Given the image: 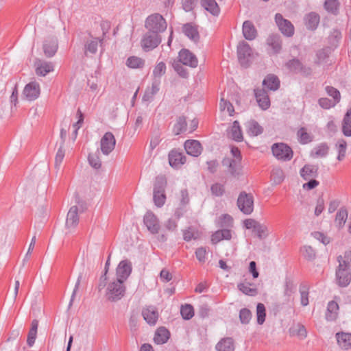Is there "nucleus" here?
Returning <instances> with one entry per match:
<instances>
[{"mask_svg": "<svg viewBox=\"0 0 351 351\" xmlns=\"http://www.w3.org/2000/svg\"><path fill=\"white\" fill-rule=\"evenodd\" d=\"M166 65L164 62L158 63L154 69L153 74L156 77H160L165 73Z\"/></svg>", "mask_w": 351, "mask_h": 351, "instance_id": "nucleus-55", "label": "nucleus"}, {"mask_svg": "<svg viewBox=\"0 0 351 351\" xmlns=\"http://www.w3.org/2000/svg\"><path fill=\"white\" fill-rule=\"evenodd\" d=\"M276 23L280 31L286 36H292L294 34V27L292 23L283 19L280 14H276L275 17Z\"/></svg>", "mask_w": 351, "mask_h": 351, "instance_id": "nucleus-10", "label": "nucleus"}, {"mask_svg": "<svg viewBox=\"0 0 351 351\" xmlns=\"http://www.w3.org/2000/svg\"><path fill=\"white\" fill-rule=\"evenodd\" d=\"M263 84L269 90H276L279 88L280 81L276 76L270 74L264 79Z\"/></svg>", "mask_w": 351, "mask_h": 351, "instance_id": "nucleus-33", "label": "nucleus"}, {"mask_svg": "<svg viewBox=\"0 0 351 351\" xmlns=\"http://www.w3.org/2000/svg\"><path fill=\"white\" fill-rule=\"evenodd\" d=\"M53 71V65L51 62H40L36 66V73L39 76H45Z\"/></svg>", "mask_w": 351, "mask_h": 351, "instance_id": "nucleus-26", "label": "nucleus"}, {"mask_svg": "<svg viewBox=\"0 0 351 351\" xmlns=\"http://www.w3.org/2000/svg\"><path fill=\"white\" fill-rule=\"evenodd\" d=\"M342 131L344 135L351 136V108L348 110L344 117Z\"/></svg>", "mask_w": 351, "mask_h": 351, "instance_id": "nucleus-40", "label": "nucleus"}, {"mask_svg": "<svg viewBox=\"0 0 351 351\" xmlns=\"http://www.w3.org/2000/svg\"><path fill=\"white\" fill-rule=\"evenodd\" d=\"M243 34L247 40H253L256 37V30L251 22L245 21L243 23Z\"/></svg>", "mask_w": 351, "mask_h": 351, "instance_id": "nucleus-32", "label": "nucleus"}, {"mask_svg": "<svg viewBox=\"0 0 351 351\" xmlns=\"http://www.w3.org/2000/svg\"><path fill=\"white\" fill-rule=\"evenodd\" d=\"M228 136L230 138H232L236 141H243V134L239 123L237 121H235L233 123V125L228 132Z\"/></svg>", "mask_w": 351, "mask_h": 351, "instance_id": "nucleus-31", "label": "nucleus"}, {"mask_svg": "<svg viewBox=\"0 0 351 351\" xmlns=\"http://www.w3.org/2000/svg\"><path fill=\"white\" fill-rule=\"evenodd\" d=\"M189 202V195L187 190L182 189L178 193L175 197V203L178 209L183 208Z\"/></svg>", "mask_w": 351, "mask_h": 351, "instance_id": "nucleus-23", "label": "nucleus"}, {"mask_svg": "<svg viewBox=\"0 0 351 351\" xmlns=\"http://www.w3.org/2000/svg\"><path fill=\"white\" fill-rule=\"evenodd\" d=\"M116 139L112 132H106L100 139L99 148L104 155L110 154L114 149Z\"/></svg>", "mask_w": 351, "mask_h": 351, "instance_id": "nucleus-5", "label": "nucleus"}, {"mask_svg": "<svg viewBox=\"0 0 351 351\" xmlns=\"http://www.w3.org/2000/svg\"><path fill=\"white\" fill-rule=\"evenodd\" d=\"M195 256L197 260L203 263L206 261V250L204 247H199L195 251Z\"/></svg>", "mask_w": 351, "mask_h": 351, "instance_id": "nucleus-62", "label": "nucleus"}, {"mask_svg": "<svg viewBox=\"0 0 351 351\" xmlns=\"http://www.w3.org/2000/svg\"><path fill=\"white\" fill-rule=\"evenodd\" d=\"M255 95L259 106L263 110L267 109L270 106V100L267 93L264 90H258Z\"/></svg>", "mask_w": 351, "mask_h": 351, "instance_id": "nucleus-24", "label": "nucleus"}, {"mask_svg": "<svg viewBox=\"0 0 351 351\" xmlns=\"http://www.w3.org/2000/svg\"><path fill=\"white\" fill-rule=\"evenodd\" d=\"M339 260L346 265L351 266V247L345 252L343 256H340Z\"/></svg>", "mask_w": 351, "mask_h": 351, "instance_id": "nucleus-64", "label": "nucleus"}, {"mask_svg": "<svg viewBox=\"0 0 351 351\" xmlns=\"http://www.w3.org/2000/svg\"><path fill=\"white\" fill-rule=\"evenodd\" d=\"M224 187L220 184H215L211 186V191L213 195L215 196H221L224 193Z\"/></svg>", "mask_w": 351, "mask_h": 351, "instance_id": "nucleus-61", "label": "nucleus"}, {"mask_svg": "<svg viewBox=\"0 0 351 351\" xmlns=\"http://www.w3.org/2000/svg\"><path fill=\"white\" fill-rule=\"evenodd\" d=\"M238 289L244 294L254 296L257 293V289L255 285L249 282H243L238 284Z\"/></svg>", "mask_w": 351, "mask_h": 351, "instance_id": "nucleus-30", "label": "nucleus"}, {"mask_svg": "<svg viewBox=\"0 0 351 351\" xmlns=\"http://www.w3.org/2000/svg\"><path fill=\"white\" fill-rule=\"evenodd\" d=\"M216 223L219 227L229 228L232 226L233 219L228 214H223L217 218Z\"/></svg>", "mask_w": 351, "mask_h": 351, "instance_id": "nucleus-41", "label": "nucleus"}, {"mask_svg": "<svg viewBox=\"0 0 351 351\" xmlns=\"http://www.w3.org/2000/svg\"><path fill=\"white\" fill-rule=\"evenodd\" d=\"M179 61L184 65L191 67H196L197 65V59L195 55L187 49H182L179 53Z\"/></svg>", "mask_w": 351, "mask_h": 351, "instance_id": "nucleus-15", "label": "nucleus"}, {"mask_svg": "<svg viewBox=\"0 0 351 351\" xmlns=\"http://www.w3.org/2000/svg\"><path fill=\"white\" fill-rule=\"evenodd\" d=\"M337 147V152H338L337 159L339 161H341L345 158L347 144H346V141L341 140L338 142Z\"/></svg>", "mask_w": 351, "mask_h": 351, "instance_id": "nucleus-51", "label": "nucleus"}, {"mask_svg": "<svg viewBox=\"0 0 351 351\" xmlns=\"http://www.w3.org/2000/svg\"><path fill=\"white\" fill-rule=\"evenodd\" d=\"M41 88L40 84L36 81H32L25 85L23 88L22 97L23 99L32 101L38 99L40 95Z\"/></svg>", "mask_w": 351, "mask_h": 351, "instance_id": "nucleus-4", "label": "nucleus"}, {"mask_svg": "<svg viewBox=\"0 0 351 351\" xmlns=\"http://www.w3.org/2000/svg\"><path fill=\"white\" fill-rule=\"evenodd\" d=\"M161 39L158 34H147L141 41V46L144 51H148L156 48L160 43Z\"/></svg>", "mask_w": 351, "mask_h": 351, "instance_id": "nucleus-12", "label": "nucleus"}, {"mask_svg": "<svg viewBox=\"0 0 351 351\" xmlns=\"http://www.w3.org/2000/svg\"><path fill=\"white\" fill-rule=\"evenodd\" d=\"M325 209V202L322 197H319L315 205L314 208V215L316 217H318L320 215V214Z\"/></svg>", "mask_w": 351, "mask_h": 351, "instance_id": "nucleus-54", "label": "nucleus"}, {"mask_svg": "<svg viewBox=\"0 0 351 351\" xmlns=\"http://www.w3.org/2000/svg\"><path fill=\"white\" fill-rule=\"evenodd\" d=\"M57 43L53 40L46 41L43 45L44 53L48 57L53 56L57 51Z\"/></svg>", "mask_w": 351, "mask_h": 351, "instance_id": "nucleus-42", "label": "nucleus"}, {"mask_svg": "<svg viewBox=\"0 0 351 351\" xmlns=\"http://www.w3.org/2000/svg\"><path fill=\"white\" fill-rule=\"evenodd\" d=\"M170 336L169 332L164 327L158 328L154 335V342L157 344H163L167 341Z\"/></svg>", "mask_w": 351, "mask_h": 351, "instance_id": "nucleus-25", "label": "nucleus"}, {"mask_svg": "<svg viewBox=\"0 0 351 351\" xmlns=\"http://www.w3.org/2000/svg\"><path fill=\"white\" fill-rule=\"evenodd\" d=\"M237 205L239 209L245 214H250L254 209V199L251 194L245 192L240 193Z\"/></svg>", "mask_w": 351, "mask_h": 351, "instance_id": "nucleus-6", "label": "nucleus"}, {"mask_svg": "<svg viewBox=\"0 0 351 351\" xmlns=\"http://www.w3.org/2000/svg\"><path fill=\"white\" fill-rule=\"evenodd\" d=\"M110 23L101 17H95L90 23L89 34L90 37L99 40H104L110 29Z\"/></svg>", "mask_w": 351, "mask_h": 351, "instance_id": "nucleus-1", "label": "nucleus"}, {"mask_svg": "<svg viewBox=\"0 0 351 351\" xmlns=\"http://www.w3.org/2000/svg\"><path fill=\"white\" fill-rule=\"evenodd\" d=\"M76 117L77 121L73 124V134L75 136H76L77 130L82 127L84 121V115L80 110H77L76 112Z\"/></svg>", "mask_w": 351, "mask_h": 351, "instance_id": "nucleus-49", "label": "nucleus"}, {"mask_svg": "<svg viewBox=\"0 0 351 351\" xmlns=\"http://www.w3.org/2000/svg\"><path fill=\"white\" fill-rule=\"evenodd\" d=\"M240 319L242 323L247 324L251 319V312L246 308H243L240 311Z\"/></svg>", "mask_w": 351, "mask_h": 351, "instance_id": "nucleus-60", "label": "nucleus"}, {"mask_svg": "<svg viewBox=\"0 0 351 351\" xmlns=\"http://www.w3.org/2000/svg\"><path fill=\"white\" fill-rule=\"evenodd\" d=\"M252 54V49L249 45L245 42H241L238 46V56L240 60L250 57Z\"/></svg>", "mask_w": 351, "mask_h": 351, "instance_id": "nucleus-38", "label": "nucleus"}, {"mask_svg": "<svg viewBox=\"0 0 351 351\" xmlns=\"http://www.w3.org/2000/svg\"><path fill=\"white\" fill-rule=\"evenodd\" d=\"M324 5L327 12L333 14H338L339 8V2L338 0H326Z\"/></svg>", "mask_w": 351, "mask_h": 351, "instance_id": "nucleus-43", "label": "nucleus"}, {"mask_svg": "<svg viewBox=\"0 0 351 351\" xmlns=\"http://www.w3.org/2000/svg\"><path fill=\"white\" fill-rule=\"evenodd\" d=\"M186 122L184 117H179L173 126V132L176 134H179L186 130Z\"/></svg>", "mask_w": 351, "mask_h": 351, "instance_id": "nucleus-46", "label": "nucleus"}, {"mask_svg": "<svg viewBox=\"0 0 351 351\" xmlns=\"http://www.w3.org/2000/svg\"><path fill=\"white\" fill-rule=\"evenodd\" d=\"M298 136L301 143L306 144L311 141V137L304 128H301L298 132Z\"/></svg>", "mask_w": 351, "mask_h": 351, "instance_id": "nucleus-53", "label": "nucleus"}, {"mask_svg": "<svg viewBox=\"0 0 351 351\" xmlns=\"http://www.w3.org/2000/svg\"><path fill=\"white\" fill-rule=\"evenodd\" d=\"M257 322L259 324H263L265 319L266 312L263 304L258 303L256 307Z\"/></svg>", "mask_w": 351, "mask_h": 351, "instance_id": "nucleus-47", "label": "nucleus"}, {"mask_svg": "<svg viewBox=\"0 0 351 351\" xmlns=\"http://www.w3.org/2000/svg\"><path fill=\"white\" fill-rule=\"evenodd\" d=\"M247 134L250 136H256L263 132V127L256 121L250 120L245 124Z\"/></svg>", "mask_w": 351, "mask_h": 351, "instance_id": "nucleus-19", "label": "nucleus"}, {"mask_svg": "<svg viewBox=\"0 0 351 351\" xmlns=\"http://www.w3.org/2000/svg\"><path fill=\"white\" fill-rule=\"evenodd\" d=\"M142 315L145 322L149 325L156 324L158 319V312L156 307L147 306L143 308Z\"/></svg>", "mask_w": 351, "mask_h": 351, "instance_id": "nucleus-14", "label": "nucleus"}, {"mask_svg": "<svg viewBox=\"0 0 351 351\" xmlns=\"http://www.w3.org/2000/svg\"><path fill=\"white\" fill-rule=\"evenodd\" d=\"M88 161L90 165L95 169H99L101 165V160L97 153L90 154L88 156Z\"/></svg>", "mask_w": 351, "mask_h": 351, "instance_id": "nucleus-57", "label": "nucleus"}, {"mask_svg": "<svg viewBox=\"0 0 351 351\" xmlns=\"http://www.w3.org/2000/svg\"><path fill=\"white\" fill-rule=\"evenodd\" d=\"M339 265L336 273L337 282L339 285L346 287L350 282L351 275L348 268L349 265L343 263L341 260H339Z\"/></svg>", "mask_w": 351, "mask_h": 351, "instance_id": "nucleus-8", "label": "nucleus"}, {"mask_svg": "<svg viewBox=\"0 0 351 351\" xmlns=\"http://www.w3.org/2000/svg\"><path fill=\"white\" fill-rule=\"evenodd\" d=\"M77 211V206H72L68 212L66 220V228L69 230L74 228L78 223Z\"/></svg>", "mask_w": 351, "mask_h": 351, "instance_id": "nucleus-22", "label": "nucleus"}, {"mask_svg": "<svg viewBox=\"0 0 351 351\" xmlns=\"http://www.w3.org/2000/svg\"><path fill=\"white\" fill-rule=\"evenodd\" d=\"M335 338L341 350H348L351 348V333L339 332L336 333Z\"/></svg>", "mask_w": 351, "mask_h": 351, "instance_id": "nucleus-16", "label": "nucleus"}, {"mask_svg": "<svg viewBox=\"0 0 351 351\" xmlns=\"http://www.w3.org/2000/svg\"><path fill=\"white\" fill-rule=\"evenodd\" d=\"M348 215L346 210L340 209L338 210L335 219V226L339 229L342 228L348 219Z\"/></svg>", "mask_w": 351, "mask_h": 351, "instance_id": "nucleus-35", "label": "nucleus"}, {"mask_svg": "<svg viewBox=\"0 0 351 351\" xmlns=\"http://www.w3.org/2000/svg\"><path fill=\"white\" fill-rule=\"evenodd\" d=\"M180 313L184 319H189L194 315L193 308L191 305H189V304L182 306L181 308Z\"/></svg>", "mask_w": 351, "mask_h": 351, "instance_id": "nucleus-50", "label": "nucleus"}, {"mask_svg": "<svg viewBox=\"0 0 351 351\" xmlns=\"http://www.w3.org/2000/svg\"><path fill=\"white\" fill-rule=\"evenodd\" d=\"M339 305L336 302L331 301L328 302L327 311L326 313V319L328 321H334L338 315Z\"/></svg>", "mask_w": 351, "mask_h": 351, "instance_id": "nucleus-29", "label": "nucleus"}, {"mask_svg": "<svg viewBox=\"0 0 351 351\" xmlns=\"http://www.w3.org/2000/svg\"><path fill=\"white\" fill-rule=\"evenodd\" d=\"M326 92L330 97L333 98V101L336 102V104L340 101V93L337 89L331 86H328L326 88Z\"/></svg>", "mask_w": 351, "mask_h": 351, "instance_id": "nucleus-59", "label": "nucleus"}, {"mask_svg": "<svg viewBox=\"0 0 351 351\" xmlns=\"http://www.w3.org/2000/svg\"><path fill=\"white\" fill-rule=\"evenodd\" d=\"M145 26L152 34H158L166 29L167 23L162 15L153 14L147 18Z\"/></svg>", "mask_w": 351, "mask_h": 351, "instance_id": "nucleus-3", "label": "nucleus"}, {"mask_svg": "<svg viewBox=\"0 0 351 351\" xmlns=\"http://www.w3.org/2000/svg\"><path fill=\"white\" fill-rule=\"evenodd\" d=\"M184 149L189 155L195 157L198 156L202 151L200 143L196 140H187L184 143Z\"/></svg>", "mask_w": 351, "mask_h": 351, "instance_id": "nucleus-17", "label": "nucleus"}, {"mask_svg": "<svg viewBox=\"0 0 351 351\" xmlns=\"http://www.w3.org/2000/svg\"><path fill=\"white\" fill-rule=\"evenodd\" d=\"M232 233L230 230L223 229L215 231L210 237L211 243L214 245L217 244L223 240H230Z\"/></svg>", "mask_w": 351, "mask_h": 351, "instance_id": "nucleus-20", "label": "nucleus"}, {"mask_svg": "<svg viewBox=\"0 0 351 351\" xmlns=\"http://www.w3.org/2000/svg\"><path fill=\"white\" fill-rule=\"evenodd\" d=\"M65 155V149L62 146L58 149L56 158H55V166L56 168H59L62 164Z\"/></svg>", "mask_w": 351, "mask_h": 351, "instance_id": "nucleus-56", "label": "nucleus"}, {"mask_svg": "<svg viewBox=\"0 0 351 351\" xmlns=\"http://www.w3.org/2000/svg\"><path fill=\"white\" fill-rule=\"evenodd\" d=\"M144 223L150 232L152 234L158 232L160 225L156 216L154 213L147 212L144 217Z\"/></svg>", "mask_w": 351, "mask_h": 351, "instance_id": "nucleus-13", "label": "nucleus"}, {"mask_svg": "<svg viewBox=\"0 0 351 351\" xmlns=\"http://www.w3.org/2000/svg\"><path fill=\"white\" fill-rule=\"evenodd\" d=\"M319 16L315 12H311L304 16V21L306 28L309 30H315L319 23Z\"/></svg>", "mask_w": 351, "mask_h": 351, "instance_id": "nucleus-21", "label": "nucleus"}, {"mask_svg": "<svg viewBox=\"0 0 351 351\" xmlns=\"http://www.w3.org/2000/svg\"><path fill=\"white\" fill-rule=\"evenodd\" d=\"M319 104L323 108L329 109L335 106L336 102H334L328 98H322L319 99Z\"/></svg>", "mask_w": 351, "mask_h": 351, "instance_id": "nucleus-63", "label": "nucleus"}, {"mask_svg": "<svg viewBox=\"0 0 351 351\" xmlns=\"http://www.w3.org/2000/svg\"><path fill=\"white\" fill-rule=\"evenodd\" d=\"M38 326V322L34 319L31 324V328L28 332L27 342L29 346H32L35 342L37 335V330Z\"/></svg>", "mask_w": 351, "mask_h": 351, "instance_id": "nucleus-37", "label": "nucleus"}, {"mask_svg": "<svg viewBox=\"0 0 351 351\" xmlns=\"http://www.w3.org/2000/svg\"><path fill=\"white\" fill-rule=\"evenodd\" d=\"M202 7L214 16H217L220 9L215 0H202Z\"/></svg>", "mask_w": 351, "mask_h": 351, "instance_id": "nucleus-28", "label": "nucleus"}, {"mask_svg": "<svg viewBox=\"0 0 351 351\" xmlns=\"http://www.w3.org/2000/svg\"><path fill=\"white\" fill-rule=\"evenodd\" d=\"M271 177L275 183L280 184L283 181L285 176L282 169L276 168L272 171Z\"/></svg>", "mask_w": 351, "mask_h": 351, "instance_id": "nucleus-52", "label": "nucleus"}, {"mask_svg": "<svg viewBox=\"0 0 351 351\" xmlns=\"http://www.w3.org/2000/svg\"><path fill=\"white\" fill-rule=\"evenodd\" d=\"M182 31L189 38L194 41H197L199 39V34L195 26L191 24H186L183 26Z\"/></svg>", "mask_w": 351, "mask_h": 351, "instance_id": "nucleus-36", "label": "nucleus"}, {"mask_svg": "<svg viewBox=\"0 0 351 351\" xmlns=\"http://www.w3.org/2000/svg\"><path fill=\"white\" fill-rule=\"evenodd\" d=\"M125 64L132 69H142L145 65V60L141 57L131 56L126 60Z\"/></svg>", "mask_w": 351, "mask_h": 351, "instance_id": "nucleus-27", "label": "nucleus"}, {"mask_svg": "<svg viewBox=\"0 0 351 351\" xmlns=\"http://www.w3.org/2000/svg\"><path fill=\"white\" fill-rule=\"evenodd\" d=\"M132 270V263L130 261H121L116 268V279L125 282L131 274Z\"/></svg>", "mask_w": 351, "mask_h": 351, "instance_id": "nucleus-9", "label": "nucleus"}, {"mask_svg": "<svg viewBox=\"0 0 351 351\" xmlns=\"http://www.w3.org/2000/svg\"><path fill=\"white\" fill-rule=\"evenodd\" d=\"M186 162V158L182 153L172 150L169 154V165L173 168H178Z\"/></svg>", "mask_w": 351, "mask_h": 351, "instance_id": "nucleus-18", "label": "nucleus"}, {"mask_svg": "<svg viewBox=\"0 0 351 351\" xmlns=\"http://www.w3.org/2000/svg\"><path fill=\"white\" fill-rule=\"evenodd\" d=\"M290 333L292 336L296 337L300 339H304L307 336V332L304 326L299 324L291 327Z\"/></svg>", "mask_w": 351, "mask_h": 351, "instance_id": "nucleus-39", "label": "nucleus"}, {"mask_svg": "<svg viewBox=\"0 0 351 351\" xmlns=\"http://www.w3.org/2000/svg\"><path fill=\"white\" fill-rule=\"evenodd\" d=\"M316 174V169L311 165H305L300 171V176L306 180L313 178Z\"/></svg>", "mask_w": 351, "mask_h": 351, "instance_id": "nucleus-44", "label": "nucleus"}, {"mask_svg": "<svg viewBox=\"0 0 351 351\" xmlns=\"http://www.w3.org/2000/svg\"><path fill=\"white\" fill-rule=\"evenodd\" d=\"M71 121L69 119H64L61 123L60 136L62 138H64L70 129Z\"/></svg>", "mask_w": 351, "mask_h": 351, "instance_id": "nucleus-58", "label": "nucleus"}, {"mask_svg": "<svg viewBox=\"0 0 351 351\" xmlns=\"http://www.w3.org/2000/svg\"><path fill=\"white\" fill-rule=\"evenodd\" d=\"M217 351H234V346L232 339L224 338L216 345Z\"/></svg>", "mask_w": 351, "mask_h": 351, "instance_id": "nucleus-34", "label": "nucleus"}, {"mask_svg": "<svg viewBox=\"0 0 351 351\" xmlns=\"http://www.w3.org/2000/svg\"><path fill=\"white\" fill-rule=\"evenodd\" d=\"M274 156L280 160H289L293 157L291 148L284 143H276L271 147Z\"/></svg>", "mask_w": 351, "mask_h": 351, "instance_id": "nucleus-7", "label": "nucleus"}, {"mask_svg": "<svg viewBox=\"0 0 351 351\" xmlns=\"http://www.w3.org/2000/svg\"><path fill=\"white\" fill-rule=\"evenodd\" d=\"M102 42V40H99V39L93 38V40L88 41L86 45V51L95 53L97 50L98 45L101 44Z\"/></svg>", "mask_w": 351, "mask_h": 351, "instance_id": "nucleus-48", "label": "nucleus"}, {"mask_svg": "<svg viewBox=\"0 0 351 351\" xmlns=\"http://www.w3.org/2000/svg\"><path fill=\"white\" fill-rule=\"evenodd\" d=\"M166 182L161 180L158 183V186L155 185L154 190V201L156 206H162L166 201V195L165 194V185Z\"/></svg>", "mask_w": 351, "mask_h": 351, "instance_id": "nucleus-11", "label": "nucleus"}, {"mask_svg": "<svg viewBox=\"0 0 351 351\" xmlns=\"http://www.w3.org/2000/svg\"><path fill=\"white\" fill-rule=\"evenodd\" d=\"M219 109L222 112H226L230 116H232L234 112L233 106L223 98L221 99L219 103Z\"/></svg>", "mask_w": 351, "mask_h": 351, "instance_id": "nucleus-45", "label": "nucleus"}, {"mask_svg": "<svg viewBox=\"0 0 351 351\" xmlns=\"http://www.w3.org/2000/svg\"><path fill=\"white\" fill-rule=\"evenodd\" d=\"M125 292L124 282L120 280L113 279L107 284L105 295L108 300L115 302L121 299Z\"/></svg>", "mask_w": 351, "mask_h": 351, "instance_id": "nucleus-2", "label": "nucleus"}]
</instances>
